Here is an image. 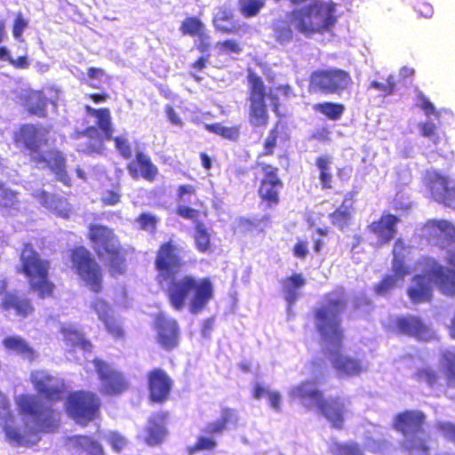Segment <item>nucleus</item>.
<instances>
[{
  "instance_id": "1",
  "label": "nucleus",
  "mask_w": 455,
  "mask_h": 455,
  "mask_svg": "<svg viewBox=\"0 0 455 455\" xmlns=\"http://www.w3.org/2000/svg\"><path fill=\"white\" fill-rule=\"evenodd\" d=\"M185 252V248L172 238L162 242L153 261L156 281L165 286L164 295L174 310L181 311L188 305V311L197 315L213 299L214 285L208 276H178L187 266Z\"/></svg>"
},
{
  "instance_id": "2",
  "label": "nucleus",
  "mask_w": 455,
  "mask_h": 455,
  "mask_svg": "<svg viewBox=\"0 0 455 455\" xmlns=\"http://www.w3.org/2000/svg\"><path fill=\"white\" fill-rule=\"evenodd\" d=\"M18 414L24 419V430L16 426L13 413L9 404L4 406L5 412L0 411V427L5 439L15 446H27L31 443L30 436L38 432H55L60 423V412L51 405H46L33 394H21L15 397Z\"/></svg>"
},
{
  "instance_id": "3",
  "label": "nucleus",
  "mask_w": 455,
  "mask_h": 455,
  "mask_svg": "<svg viewBox=\"0 0 455 455\" xmlns=\"http://www.w3.org/2000/svg\"><path fill=\"white\" fill-rule=\"evenodd\" d=\"M20 261L19 272L26 277L29 290L41 299L52 298L56 285L50 278L51 261L42 258L30 243L23 244Z\"/></svg>"
},
{
  "instance_id": "4",
  "label": "nucleus",
  "mask_w": 455,
  "mask_h": 455,
  "mask_svg": "<svg viewBox=\"0 0 455 455\" xmlns=\"http://www.w3.org/2000/svg\"><path fill=\"white\" fill-rule=\"evenodd\" d=\"M92 248L100 259L107 260L111 275H122L126 271V251L121 245L113 228L101 225L91 224L88 235Z\"/></svg>"
},
{
  "instance_id": "5",
  "label": "nucleus",
  "mask_w": 455,
  "mask_h": 455,
  "mask_svg": "<svg viewBox=\"0 0 455 455\" xmlns=\"http://www.w3.org/2000/svg\"><path fill=\"white\" fill-rule=\"evenodd\" d=\"M247 121L251 127L254 129H264L270 122L267 99L270 100L272 110L278 114L280 109L279 98L276 94L267 92V86L263 79L252 70H250L247 74Z\"/></svg>"
},
{
  "instance_id": "6",
  "label": "nucleus",
  "mask_w": 455,
  "mask_h": 455,
  "mask_svg": "<svg viewBox=\"0 0 455 455\" xmlns=\"http://www.w3.org/2000/svg\"><path fill=\"white\" fill-rule=\"evenodd\" d=\"M325 304L314 310L315 328L321 338L340 347L344 339L339 315L347 307L344 294L329 292L324 296Z\"/></svg>"
},
{
  "instance_id": "7",
  "label": "nucleus",
  "mask_w": 455,
  "mask_h": 455,
  "mask_svg": "<svg viewBox=\"0 0 455 455\" xmlns=\"http://www.w3.org/2000/svg\"><path fill=\"white\" fill-rule=\"evenodd\" d=\"M335 4L332 2L312 0L309 4L291 12V20L296 29L310 36L330 30L336 22Z\"/></svg>"
},
{
  "instance_id": "8",
  "label": "nucleus",
  "mask_w": 455,
  "mask_h": 455,
  "mask_svg": "<svg viewBox=\"0 0 455 455\" xmlns=\"http://www.w3.org/2000/svg\"><path fill=\"white\" fill-rule=\"evenodd\" d=\"M426 415L419 410H405L394 417L393 428L403 436V447L417 455H429L427 439L419 436L424 431Z\"/></svg>"
},
{
  "instance_id": "9",
  "label": "nucleus",
  "mask_w": 455,
  "mask_h": 455,
  "mask_svg": "<svg viewBox=\"0 0 455 455\" xmlns=\"http://www.w3.org/2000/svg\"><path fill=\"white\" fill-rule=\"evenodd\" d=\"M68 259L72 271L93 293L104 288V273L92 252L84 245H76L68 251Z\"/></svg>"
},
{
  "instance_id": "10",
  "label": "nucleus",
  "mask_w": 455,
  "mask_h": 455,
  "mask_svg": "<svg viewBox=\"0 0 455 455\" xmlns=\"http://www.w3.org/2000/svg\"><path fill=\"white\" fill-rule=\"evenodd\" d=\"M310 382L304 381L294 387L291 396L299 399H314L319 412L330 425L336 429H342L345 424L347 408L344 400L339 396L324 398L321 390L309 388Z\"/></svg>"
},
{
  "instance_id": "11",
  "label": "nucleus",
  "mask_w": 455,
  "mask_h": 455,
  "mask_svg": "<svg viewBox=\"0 0 455 455\" xmlns=\"http://www.w3.org/2000/svg\"><path fill=\"white\" fill-rule=\"evenodd\" d=\"M352 84L351 74L339 68H318L311 72L308 77L309 92L325 95H341Z\"/></svg>"
},
{
  "instance_id": "12",
  "label": "nucleus",
  "mask_w": 455,
  "mask_h": 455,
  "mask_svg": "<svg viewBox=\"0 0 455 455\" xmlns=\"http://www.w3.org/2000/svg\"><path fill=\"white\" fill-rule=\"evenodd\" d=\"M100 407V397L89 390H77L70 393L66 404L68 414L81 426H86L98 418Z\"/></svg>"
},
{
  "instance_id": "13",
  "label": "nucleus",
  "mask_w": 455,
  "mask_h": 455,
  "mask_svg": "<svg viewBox=\"0 0 455 455\" xmlns=\"http://www.w3.org/2000/svg\"><path fill=\"white\" fill-rule=\"evenodd\" d=\"M254 168L259 169L263 173L258 187V196L267 208L278 205L281 202V191L284 187L279 176V169L271 164L257 160Z\"/></svg>"
},
{
  "instance_id": "14",
  "label": "nucleus",
  "mask_w": 455,
  "mask_h": 455,
  "mask_svg": "<svg viewBox=\"0 0 455 455\" xmlns=\"http://www.w3.org/2000/svg\"><path fill=\"white\" fill-rule=\"evenodd\" d=\"M445 260L448 266L440 264L435 259H428L427 275L440 293L453 298L455 297V246L447 251Z\"/></svg>"
},
{
  "instance_id": "15",
  "label": "nucleus",
  "mask_w": 455,
  "mask_h": 455,
  "mask_svg": "<svg viewBox=\"0 0 455 455\" xmlns=\"http://www.w3.org/2000/svg\"><path fill=\"white\" fill-rule=\"evenodd\" d=\"M429 196L446 207L455 204V180L436 170H427L423 178Z\"/></svg>"
},
{
  "instance_id": "16",
  "label": "nucleus",
  "mask_w": 455,
  "mask_h": 455,
  "mask_svg": "<svg viewBox=\"0 0 455 455\" xmlns=\"http://www.w3.org/2000/svg\"><path fill=\"white\" fill-rule=\"evenodd\" d=\"M48 129L34 124H20L12 133L14 145L29 152L38 154L43 146L48 145Z\"/></svg>"
},
{
  "instance_id": "17",
  "label": "nucleus",
  "mask_w": 455,
  "mask_h": 455,
  "mask_svg": "<svg viewBox=\"0 0 455 455\" xmlns=\"http://www.w3.org/2000/svg\"><path fill=\"white\" fill-rule=\"evenodd\" d=\"M100 380L102 382V393L119 395L128 389L124 376L105 361L94 358L92 361Z\"/></svg>"
},
{
  "instance_id": "18",
  "label": "nucleus",
  "mask_w": 455,
  "mask_h": 455,
  "mask_svg": "<svg viewBox=\"0 0 455 455\" xmlns=\"http://www.w3.org/2000/svg\"><path fill=\"white\" fill-rule=\"evenodd\" d=\"M156 341L165 351L178 348L180 339V330L177 320L163 315H156L154 323Z\"/></svg>"
},
{
  "instance_id": "19",
  "label": "nucleus",
  "mask_w": 455,
  "mask_h": 455,
  "mask_svg": "<svg viewBox=\"0 0 455 455\" xmlns=\"http://www.w3.org/2000/svg\"><path fill=\"white\" fill-rule=\"evenodd\" d=\"M30 382L34 388L50 403H55L62 399L64 385L58 383L56 378L45 370H35L30 373Z\"/></svg>"
},
{
  "instance_id": "20",
  "label": "nucleus",
  "mask_w": 455,
  "mask_h": 455,
  "mask_svg": "<svg viewBox=\"0 0 455 455\" xmlns=\"http://www.w3.org/2000/svg\"><path fill=\"white\" fill-rule=\"evenodd\" d=\"M148 400L152 403L163 404L171 395L173 381L168 373L161 368H154L148 371Z\"/></svg>"
},
{
  "instance_id": "21",
  "label": "nucleus",
  "mask_w": 455,
  "mask_h": 455,
  "mask_svg": "<svg viewBox=\"0 0 455 455\" xmlns=\"http://www.w3.org/2000/svg\"><path fill=\"white\" fill-rule=\"evenodd\" d=\"M126 170L133 180L143 179L154 182L159 175L158 167L143 150H136L134 157L126 164Z\"/></svg>"
},
{
  "instance_id": "22",
  "label": "nucleus",
  "mask_w": 455,
  "mask_h": 455,
  "mask_svg": "<svg viewBox=\"0 0 455 455\" xmlns=\"http://www.w3.org/2000/svg\"><path fill=\"white\" fill-rule=\"evenodd\" d=\"M0 309L4 313H12L20 319L31 316L35 312L31 299L18 291H10L4 294L0 299Z\"/></svg>"
},
{
  "instance_id": "23",
  "label": "nucleus",
  "mask_w": 455,
  "mask_h": 455,
  "mask_svg": "<svg viewBox=\"0 0 455 455\" xmlns=\"http://www.w3.org/2000/svg\"><path fill=\"white\" fill-rule=\"evenodd\" d=\"M31 161L36 164H45L55 174L58 180L67 187L71 186V179L66 170V158L60 150L50 149L46 151L45 156L42 154L32 156Z\"/></svg>"
},
{
  "instance_id": "24",
  "label": "nucleus",
  "mask_w": 455,
  "mask_h": 455,
  "mask_svg": "<svg viewBox=\"0 0 455 455\" xmlns=\"http://www.w3.org/2000/svg\"><path fill=\"white\" fill-rule=\"evenodd\" d=\"M400 221L398 216L389 212H383L378 220L368 226V228L378 238L379 244H387L395 237Z\"/></svg>"
},
{
  "instance_id": "25",
  "label": "nucleus",
  "mask_w": 455,
  "mask_h": 455,
  "mask_svg": "<svg viewBox=\"0 0 455 455\" xmlns=\"http://www.w3.org/2000/svg\"><path fill=\"white\" fill-rule=\"evenodd\" d=\"M168 418V411L154 413L148 418L145 428L146 435L144 437V441L148 446L155 447L164 443L168 435L166 428Z\"/></svg>"
},
{
  "instance_id": "26",
  "label": "nucleus",
  "mask_w": 455,
  "mask_h": 455,
  "mask_svg": "<svg viewBox=\"0 0 455 455\" xmlns=\"http://www.w3.org/2000/svg\"><path fill=\"white\" fill-rule=\"evenodd\" d=\"M21 105L27 114L38 118H45L48 115V105L51 100L43 90H29L20 97Z\"/></svg>"
},
{
  "instance_id": "27",
  "label": "nucleus",
  "mask_w": 455,
  "mask_h": 455,
  "mask_svg": "<svg viewBox=\"0 0 455 455\" xmlns=\"http://www.w3.org/2000/svg\"><path fill=\"white\" fill-rule=\"evenodd\" d=\"M332 368L339 376L352 377L363 371V365L358 358L343 354L339 349L330 352Z\"/></svg>"
},
{
  "instance_id": "28",
  "label": "nucleus",
  "mask_w": 455,
  "mask_h": 455,
  "mask_svg": "<svg viewBox=\"0 0 455 455\" xmlns=\"http://www.w3.org/2000/svg\"><path fill=\"white\" fill-rule=\"evenodd\" d=\"M426 269L424 275H415L411 279V285L407 290V294L413 304H420L431 301L433 298L432 283L427 275Z\"/></svg>"
},
{
  "instance_id": "29",
  "label": "nucleus",
  "mask_w": 455,
  "mask_h": 455,
  "mask_svg": "<svg viewBox=\"0 0 455 455\" xmlns=\"http://www.w3.org/2000/svg\"><path fill=\"white\" fill-rule=\"evenodd\" d=\"M196 187L190 184H181L177 188L176 200L180 203L175 210L178 216L192 221L199 219L201 212L198 209L184 204L189 202V196L196 195Z\"/></svg>"
},
{
  "instance_id": "30",
  "label": "nucleus",
  "mask_w": 455,
  "mask_h": 455,
  "mask_svg": "<svg viewBox=\"0 0 455 455\" xmlns=\"http://www.w3.org/2000/svg\"><path fill=\"white\" fill-rule=\"evenodd\" d=\"M215 30L224 35H238L240 26L234 20L233 10L226 5L220 7L212 19Z\"/></svg>"
},
{
  "instance_id": "31",
  "label": "nucleus",
  "mask_w": 455,
  "mask_h": 455,
  "mask_svg": "<svg viewBox=\"0 0 455 455\" xmlns=\"http://www.w3.org/2000/svg\"><path fill=\"white\" fill-rule=\"evenodd\" d=\"M238 421L237 411L235 409L224 407L221 409L220 417L216 420L210 422L203 429L206 435H221L228 430L230 426L235 427Z\"/></svg>"
},
{
  "instance_id": "32",
  "label": "nucleus",
  "mask_w": 455,
  "mask_h": 455,
  "mask_svg": "<svg viewBox=\"0 0 455 455\" xmlns=\"http://www.w3.org/2000/svg\"><path fill=\"white\" fill-rule=\"evenodd\" d=\"M395 323L399 333L409 337L422 339L427 333V326L418 316H401L396 318Z\"/></svg>"
},
{
  "instance_id": "33",
  "label": "nucleus",
  "mask_w": 455,
  "mask_h": 455,
  "mask_svg": "<svg viewBox=\"0 0 455 455\" xmlns=\"http://www.w3.org/2000/svg\"><path fill=\"white\" fill-rule=\"evenodd\" d=\"M283 298L289 307H292L299 297V290L306 284L301 273H293L281 280Z\"/></svg>"
},
{
  "instance_id": "34",
  "label": "nucleus",
  "mask_w": 455,
  "mask_h": 455,
  "mask_svg": "<svg viewBox=\"0 0 455 455\" xmlns=\"http://www.w3.org/2000/svg\"><path fill=\"white\" fill-rule=\"evenodd\" d=\"M68 447L77 452H86L88 455H103L100 443L91 436L76 435L67 438Z\"/></svg>"
},
{
  "instance_id": "35",
  "label": "nucleus",
  "mask_w": 455,
  "mask_h": 455,
  "mask_svg": "<svg viewBox=\"0 0 455 455\" xmlns=\"http://www.w3.org/2000/svg\"><path fill=\"white\" fill-rule=\"evenodd\" d=\"M407 248L403 239L395 240L392 251V271L393 275L398 280H403L411 273V268L405 263L406 255L403 253V251H407Z\"/></svg>"
},
{
  "instance_id": "36",
  "label": "nucleus",
  "mask_w": 455,
  "mask_h": 455,
  "mask_svg": "<svg viewBox=\"0 0 455 455\" xmlns=\"http://www.w3.org/2000/svg\"><path fill=\"white\" fill-rule=\"evenodd\" d=\"M2 344L5 349L15 352L29 362L36 357L34 348L20 336H7L2 340Z\"/></svg>"
},
{
  "instance_id": "37",
  "label": "nucleus",
  "mask_w": 455,
  "mask_h": 455,
  "mask_svg": "<svg viewBox=\"0 0 455 455\" xmlns=\"http://www.w3.org/2000/svg\"><path fill=\"white\" fill-rule=\"evenodd\" d=\"M331 157L327 155H321L315 158V166L318 170V180L321 188L330 190L334 188V176L331 171Z\"/></svg>"
},
{
  "instance_id": "38",
  "label": "nucleus",
  "mask_w": 455,
  "mask_h": 455,
  "mask_svg": "<svg viewBox=\"0 0 455 455\" xmlns=\"http://www.w3.org/2000/svg\"><path fill=\"white\" fill-rule=\"evenodd\" d=\"M439 365L444 376L446 387L455 388V352L449 349L442 351Z\"/></svg>"
},
{
  "instance_id": "39",
  "label": "nucleus",
  "mask_w": 455,
  "mask_h": 455,
  "mask_svg": "<svg viewBox=\"0 0 455 455\" xmlns=\"http://www.w3.org/2000/svg\"><path fill=\"white\" fill-rule=\"evenodd\" d=\"M425 228L430 233L439 232L445 239L455 243V226L446 220L431 219L426 221Z\"/></svg>"
},
{
  "instance_id": "40",
  "label": "nucleus",
  "mask_w": 455,
  "mask_h": 455,
  "mask_svg": "<svg viewBox=\"0 0 455 455\" xmlns=\"http://www.w3.org/2000/svg\"><path fill=\"white\" fill-rule=\"evenodd\" d=\"M425 228L430 233L439 232L445 239L455 243V226L446 220L431 219L426 221Z\"/></svg>"
},
{
  "instance_id": "41",
  "label": "nucleus",
  "mask_w": 455,
  "mask_h": 455,
  "mask_svg": "<svg viewBox=\"0 0 455 455\" xmlns=\"http://www.w3.org/2000/svg\"><path fill=\"white\" fill-rule=\"evenodd\" d=\"M61 333L65 342L72 347H79L85 352H91L92 344L85 339L83 332L72 328H62Z\"/></svg>"
},
{
  "instance_id": "42",
  "label": "nucleus",
  "mask_w": 455,
  "mask_h": 455,
  "mask_svg": "<svg viewBox=\"0 0 455 455\" xmlns=\"http://www.w3.org/2000/svg\"><path fill=\"white\" fill-rule=\"evenodd\" d=\"M86 109L97 118V125L103 132L105 140H110L113 135V128L109 109L107 108L93 109L90 107H87Z\"/></svg>"
},
{
  "instance_id": "43",
  "label": "nucleus",
  "mask_w": 455,
  "mask_h": 455,
  "mask_svg": "<svg viewBox=\"0 0 455 455\" xmlns=\"http://www.w3.org/2000/svg\"><path fill=\"white\" fill-rule=\"evenodd\" d=\"M313 109L330 120L337 121L342 116L345 106L339 102L324 101L315 104Z\"/></svg>"
},
{
  "instance_id": "44",
  "label": "nucleus",
  "mask_w": 455,
  "mask_h": 455,
  "mask_svg": "<svg viewBox=\"0 0 455 455\" xmlns=\"http://www.w3.org/2000/svg\"><path fill=\"white\" fill-rule=\"evenodd\" d=\"M195 222V246L199 252L204 253L211 250V235L205 225L199 221L198 219Z\"/></svg>"
},
{
  "instance_id": "45",
  "label": "nucleus",
  "mask_w": 455,
  "mask_h": 455,
  "mask_svg": "<svg viewBox=\"0 0 455 455\" xmlns=\"http://www.w3.org/2000/svg\"><path fill=\"white\" fill-rule=\"evenodd\" d=\"M206 30L204 22L196 16L185 18L180 26V31L183 36H198Z\"/></svg>"
},
{
  "instance_id": "46",
  "label": "nucleus",
  "mask_w": 455,
  "mask_h": 455,
  "mask_svg": "<svg viewBox=\"0 0 455 455\" xmlns=\"http://www.w3.org/2000/svg\"><path fill=\"white\" fill-rule=\"evenodd\" d=\"M204 128L214 134L220 135L222 138L235 141L240 136V129L238 126L227 127L222 125L220 123L205 124Z\"/></svg>"
},
{
  "instance_id": "47",
  "label": "nucleus",
  "mask_w": 455,
  "mask_h": 455,
  "mask_svg": "<svg viewBox=\"0 0 455 455\" xmlns=\"http://www.w3.org/2000/svg\"><path fill=\"white\" fill-rule=\"evenodd\" d=\"M266 0H238V9L244 18L257 16L265 6Z\"/></svg>"
},
{
  "instance_id": "48",
  "label": "nucleus",
  "mask_w": 455,
  "mask_h": 455,
  "mask_svg": "<svg viewBox=\"0 0 455 455\" xmlns=\"http://www.w3.org/2000/svg\"><path fill=\"white\" fill-rule=\"evenodd\" d=\"M278 137H279L278 125L275 124L268 131L267 137L264 139L263 143H262L263 149L259 154L258 157L273 156L274 152H275V148L277 146Z\"/></svg>"
},
{
  "instance_id": "49",
  "label": "nucleus",
  "mask_w": 455,
  "mask_h": 455,
  "mask_svg": "<svg viewBox=\"0 0 455 455\" xmlns=\"http://www.w3.org/2000/svg\"><path fill=\"white\" fill-rule=\"evenodd\" d=\"M352 215L353 214L351 213V211L343 210L338 207L331 213H330L329 219L334 227L343 231L348 227L352 219Z\"/></svg>"
},
{
  "instance_id": "50",
  "label": "nucleus",
  "mask_w": 455,
  "mask_h": 455,
  "mask_svg": "<svg viewBox=\"0 0 455 455\" xmlns=\"http://www.w3.org/2000/svg\"><path fill=\"white\" fill-rule=\"evenodd\" d=\"M209 435L210 436H198L196 442L187 448L188 453L189 455H194L201 451H213L217 447V442L213 438V435Z\"/></svg>"
},
{
  "instance_id": "51",
  "label": "nucleus",
  "mask_w": 455,
  "mask_h": 455,
  "mask_svg": "<svg viewBox=\"0 0 455 455\" xmlns=\"http://www.w3.org/2000/svg\"><path fill=\"white\" fill-rule=\"evenodd\" d=\"M18 192H15L0 182V207L4 209H14L18 205Z\"/></svg>"
},
{
  "instance_id": "52",
  "label": "nucleus",
  "mask_w": 455,
  "mask_h": 455,
  "mask_svg": "<svg viewBox=\"0 0 455 455\" xmlns=\"http://www.w3.org/2000/svg\"><path fill=\"white\" fill-rule=\"evenodd\" d=\"M395 87L396 82L393 74H390L384 83L374 80L369 84L370 89L380 92L383 96L392 95L395 91Z\"/></svg>"
},
{
  "instance_id": "53",
  "label": "nucleus",
  "mask_w": 455,
  "mask_h": 455,
  "mask_svg": "<svg viewBox=\"0 0 455 455\" xmlns=\"http://www.w3.org/2000/svg\"><path fill=\"white\" fill-rule=\"evenodd\" d=\"M415 377L418 380L426 383L431 387H435L440 379L438 372L430 367L419 369L415 372Z\"/></svg>"
},
{
  "instance_id": "54",
  "label": "nucleus",
  "mask_w": 455,
  "mask_h": 455,
  "mask_svg": "<svg viewBox=\"0 0 455 455\" xmlns=\"http://www.w3.org/2000/svg\"><path fill=\"white\" fill-rule=\"evenodd\" d=\"M28 23H29L28 20L26 17H24V15L20 12H19L15 14L13 22H12V31L13 37L17 41H19V42L24 41L23 32L28 27Z\"/></svg>"
},
{
  "instance_id": "55",
  "label": "nucleus",
  "mask_w": 455,
  "mask_h": 455,
  "mask_svg": "<svg viewBox=\"0 0 455 455\" xmlns=\"http://www.w3.org/2000/svg\"><path fill=\"white\" fill-rule=\"evenodd\" d=\"M398 279L394 275H386L375 286L374 291L377 295L384 296L392 291L397 283Z\"/></svg>"
},
{
  "instance_id": "56",
  "label": "nucleus",
  "mask_w": 455,
  "mask_h": 455,
  "mask_svg": "<svg viewBox=\"0 0 455 455\" xmlns=\"http://www.w3.org/2000/svg\"><path fill=\"white\" fill-rule=\"evenodd\" d=\"M333 453L334 455H363L355 443H335Z\"/></svg>"
},
{
  "instance_id": "57",
  "label": "nucleus",
  "mask_w": 455,
  "mask_h": 455,
  "mask_svg": "<svg viewBox=\"0 0 455 455\" xmlns=\"http://www.w3.org/2000/svg\"><path fill=\"white\" fill-rule=\"evenodd\" d=\"M136 221L139 223L140 229L155 232L158 219L151 213L142 212L137 217Z\"/></svg>"
},
{
  "instance_id": "58",
  "label": "nucleus",
  "mask_w": 455,
  "mask_h": 455,
  "mask_svg": "<svg viewBox=\"0 0 455 455\" xmlns=\"http://www.w3.org/2000/svg\"><path fill=\"white\" fill-rule=\"evenodd\" d=\"M110 140L115 142V146L120 156L124 159H130L132 156V146L128 139L121 136L113 137Z\"/></svg>"
},
{
  "instance_id": "59",
  "label": "nucleus",
  "mask_w": 455,
  "mask_h": 455,
  "mask_svg": "<svg viewBox=\"0 0 455 455\" xmlns=\"http://www.w3.org/2000/svg\"><path fill=\"white\" fill-rule=\"evenodd\" d=\"M103 323L108 332L115 339H123L124 337V331L122 325L113 315L108 319L104 320Z\"/></svg>"
},
{
  "instance_id": "60",
  "label": "nucleus",
  "mask_w": 455,
  "mask_h": 455,
  "mask_svg": "<svg viewBox=\"0 0 455 455\" xmlns=\"http://www.w3.org/2000/svg\"><path fill=\"white\" fill-rule=\"evenodd\" d=\"M419 129L420 131V135L425 138H428L436 142L439 139L438 136V127L432 121L421 122L419 124Z\"/></svg>"
},
{
  "instance_id": "61",
  "label": "nucleus",
  "mask_w": 455,
  "mask_h": 455,
  "mask_svg": "<svg viewBox=\"0 0 455 455\" xmlns=\"http://www.w3.org/2000/svg\"><path fill=\"white\" fill-rule=\"evenodd\" d=\"M92 308L97 313L99 318L103 322L112 315L111 308L108 303L102 299H97L92 303Z\"/></svg>"
},
{
  "instance_id": "62",
  "label": "nucleus",
  "mask_w": 455,
  "mask_h": 455,
  "mask_svg": "<svg viewBox=\"0 0 455 455\" xmlns=\"http://www.w3.org/2000/svg\"><path fill=\"white\" fill-rule=\"evenodd\" d=\"M108 442L116 452H120L127 444V440L118 432H110L108 435Z\"/></svg>"
},
{
  "instance_id": "63",
  "label": "nucleus",
  "mask_w": 455,
  "mask_h": 455,
  "mask_svg": "<svg viewBox=\"0 0 455 455\" xmlns=\"http://www.w3.org/2000/svg\"><path fill=\"white\" fill-rule=\"evenodd\" d=\"M436 429L455 444V424L450 421H441L436 424Z\"/></svg>"
},
{
  "instance_id": "64",
  "label": "nucleus",
  "mask_w": 455,
  "mask_h": 455,
  "mask_svg": "<svg viewBox=\"0 0 455 455\" xmlns=\"http://www.w3.org/2000/svg\"><path fill=\"white\" fill-rule=\"evenodd\" d=\"M293 32L289 26H280L275 30V37L277 42L284 44L292 39Z\"/></svg>"
}]
</instances>
